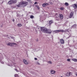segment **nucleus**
Returning <instances> with one entry per match:
<instances>
[{"mask_svg": "<svg viewBox=\"0 0 77 77\" xmlns=\"http://www.w3.org/2000/svg\"><path fill=\"white\" fill-rule=\"evenodd\" d=\"M60 43H61V44H63L65 43V41L63 39H61L60 40Z\"/></svg>", "mask_w": 77, "mask_h": 77, "instance_id": "423d86ee", "label": "nucleus"}, {"mask_svg": "<svg viewBox=\"0 0 77 77\" xmlns=\"http://www.w3.org/2000/svg\"><path fill=\"white\" fill-rule=\"evenodd\" d=\"M52 33V31L51 29H47V32H46V33L48 34H51Z\"/></svg>", "mask_w": 77, "mask_h": 77, "instance_id": "20e7f679", "label": "nucleus"}, {"mask_svg": "<svg viewBox=\"0 0 77 77\" xmlns=\"http://www.w3.org/2000/svg\"><path fill=\"white\" fill-rule=\"evenodd\" d=\"M22 26V25H21V24L19 23L17 24V26H19V27H21Z\"/></svg>", "mask_w": 77, "mask_h": 77, "instance_id": "6ab92c4d", "label": "nucleus"}, {"mask_svg": "<svg viewBox=\"0 0 77 77\" xmlns=\"http://www.w3.org/2000/svg\"><path fill=\"white\" fill-rule=\"evenodd\" d=\"M37 8L38 9H39V7H37Z\"/></svg>", "mask_w": 77, "mask_h": 77, "instance_id": "72a5a7b5", "label": "nucleus"}, {"mask_svg": "<svg viewBox=\"0 0 77 77\" xmlns=\"http://www.w3.org/2000/svg\"><path fill=\"white\" fill-rule=\"evenodd\" d=\"M20 5H22L21 2H20V3L19 4L17 5V7H20Z\"/></svg>", "mask_w": 77, "mask_h": 77, "instance_id": "aec40b11", "label": "nucleus"}, {"mask_svg": "<svg viewBox=\"0 0 77 77\" xmlns=\"http://www.w3.org/2000/svg\"><path fill=\"white\" fill-rule=\"evenodd\" d=\"M71 72H68L65 75L66 76L69 77V76H70L71 75Z\"/></svg>", "mask_w": 77, "mask_h": 77, "instance_id": "39448f33", "label": "nucleus"}, {"mask_svg": "<svg viewBox=\"0 0 77 77\" xmlns=\"http://www.w3.org/2000/svg\"><path fill=\"white\" fill-rule=\"evenodd\" d=\"M54 33H59V30L54 31Z\"/></svg>", "mask_w": 77, "mask_h": 77, "instance_id": "9b49d317", "label": "nucleus"}, {"mask_svg": "<svg viewBox=\"0 0 77 77\" xmlns=\"http://www.w3.org/2000/svg\"><path fill=\"white\" fill-rule=\"evenodd\" d=\"M13 3H17V0H12Z\"/></svg>", "mask_w": 77, "mask_h": 77, "instance_id": "2eb2a0df", "label": "nucleus"}, {"mask_svg": "<svg viewBox=\"0 0 77 77\" xmlns=\"http://www.w3.org/2000/svg\"><path fill=\"white\" fill-rule=\"evenodd\" d=\"M34 59H35V60H37V58H34Z\"/></svg>", "mask_w": 77, "mask_h": 77, "instance_id": "473e14b6", "label": "nucleus"}, {"mask_svg": "<svg viewBox=\"0 0 77 77\" xmlns=\"http://www.w3.org/2000/svg\"><path fill=\"white\" fill-rule=\"evenodd\" d=\"M59 17L61 20H62L63 18V15L61 14H59Z\"/></svg>", "mask_w": 77, "mask_h": 77, "instance_id": "6e6552de", "label": "nucleus"}, {"mask_svg": "<svg viewBox=\"0 0 77 77\" xmlns=\"http://www.w3.org/2000/svg\"><path fill=\"white\" fill-rule=\"evenodd\" d=\"M20 3H21L22 5H25V6H27V5H28V2H26V1H21L20 2Z\"/></svg>", "mask_w": 77, "mask_h": 77, "instance_id": "7ed1b4c3", "label": "nucleus"}, {"mask_svg": "<svg viewBox=\"0 0 77 77\" xmlns=\"http://www.w3.org/2000/svg\"><path fill=\"white\" fill-rule=\"evenodd\" d=\"M73 8H74V9H76L77 8V5L76 4H75L74 5H72Z\"/></svg>", "mask_w": 77, "mask_h": 77, "instance_id": "1a4fd4ad", "label": "nucleus"}, {"mask_svg": "<svg viewBox=\"0 0 77 77\" xmlns=\"http://www.w3.org/2000/svg\"><path fill=\"white\" fill-rule=\"evenodd\" d=\"M72 60L74 61V62H76L77 61V59H72Z\"/></svg>", "mask_w": 77, "mask_h": 77, "instance_id": "f3484780", "label": "nucleus"}, {"mask_svg": "<svg viewBox=\"0 0 77 77\" xmlns=\"http://www.w3.org/2000/svg\"><path fill=\"white\" fill-rule=\"evenodd\" d=\"M65 5L66 6H68L69 5V4H68V3H67V2H66L65 3Z\"/></svg>", "mask_w": 77, "mask_h": 77, "instance_id": "4be33fe9", "label": "nucleus"}, {"mask_svg": "<svg viewBox=\"0 0 77 77\" xmlns=\"http://www.w3.org/2000/svg\"><path fill=\"white\" fill-rule=\"evenodd\" d=\"M55 72H56L55 71L53 70H51V74H55Z\"/></svg>", "mask_w": 77, "mask_h": 77, "instance_id": "0eeeda50", "label": "nucleus"}, {"mask_svg": "<svg viewBox=\"0 0 77 77\" xmlns=\"http://www.w3.org/2000/svg\"><path fill=\"white\" fill-rule=\"evenodd\" d=\"M67 60L68 62H70V60H71V59H67Z\"/></svg>", "mask_w": 77, "mask_h": 77, "instance_id": "bb28decb", "label": "nucleus"}, {"mask_svg": "<svg viewBox=\"0 0 77 77\" xmlns=\"http://www.w3.org/2000/svg\"><path fill=\"white\" fill-rule=\"evenodd\" d=\"M52 23H53V21H52V20H50L49 21V24H52Z\"/></svg>", "mask_w": 77, "mask_h": 77, "instance_id": "dca6fc26", "label": "nucleus"}, {"mask_svg": "<svg viewBox=\"0 0 77 77\" xmlns=\"http://www.w3.org/2000/svg\"><path fill=\"white\" fill-rule=\"evenodd\" d=\"M0 62L1 63H2V64H4V62H3V61H1Z\"/></svg>", "mask_w": 77, "mask_h": 77, "instance_id": "c85d7f7f", "label": "nucleus"}, {"mask_svg": "<svg viewBox=\"0 0 77 77\" xmlns=\"http://www.w3.org/2000/svg\"><path fill=\"white\" fill-rule=\"evenodd\" d=\"M7 45H9V46H11V47H14L15 45H17V44L16 43H7Z\"/></svg>", "mask_w": 77, "mask_h": 77, "instance_id": "f03ea898", "label": "nucleus"}, {"mask_svg": "<svg viewBox=\"0 0 77 77\" xmlns=\"http://www.w3.org/2000/svg\"><path fill=\"white\" fill-rule=\"evenodd\" d=\"M59 32H61V33H63L64 32V31L63 29L59 30Z\"/></svg>", "mask_w": 77, "mask_h": 77, "instance_id": "4468645a", "label": "nucleus"}, {"mask_svg": "<svg viewBox=\"0 0 77 77\" xmlns=\"http://www.w3.org/2000/svg\"><path fill=\"white\" fill-rule=\"evenodd\" d=\"M74 14V12H71L69 15V18H71V17H72V16Z\"/></svg>", "mask_w": 77, "mask_h": 77, "instance_id": "9d476101", "label": "nucleus"}, {"mask_svg": "<svg viewBox=\"0 0 77 77\" xmlns=\"http://www.w3.org/2000/svg\"><path fill=\"white\" fill-rule=\"evenodd\" d=\"M14 77H18V74H15L14 75Z\"/></svg>", "mask_w": 77, "mask_h": 77, "instance_id": "b1692460", "label": "nucleus"}, {"mask_svg": "<svg viewBox=\"0 0 77 77\" xmlns=\"http://www.w3.org/2000/svg\"><path fill=\"white\" fill-rule=\"evenodd\" d=\"M42 6H43V7H45V6H46L45 4H43Z\"/></svg>", "mask_w": 77, "mask_h": 77, "instance_id": "cd10ccee", "label": "nucleus"}, {"mask_svg": "<svg viewBox=\"0 0 77 77\" xmlns=\"http://www.w3.org/2000/svg\"><path fill=\"white\" fill-rule=\"evenodd\" d=\"M69 31L68 30H65V31H64V32H68Z\"/></svg>", "mask_w": 77, "mask_h": 77, "instance_id": "393cba45", "label": "nucleus"}, {"mask_svg": "<svg viewBox=\"0 0 77 77\" xmlns=\"http://www.w3.org/2000/svg\"><path fill=\"white\" fill-rule=\"evenodd\" d=\"M47 62L48 63H49V64H51V63H52L50 61H48Z\"/></svg>", "mask_w": 77, "mask_h": 77, "instance_id": "5701e85b", "label": "nucleus"}, {"mask_svg": "<svg viewBox=\"0 0 77 77\" xmlns=\"http://www.w3.org/2000/svg\"><path fill=\"white\" fill-rule=\"evenodd\" d=\"M36 7L37 8H38V5H35Z\"/></svg>", "mask_w": 77, "mask_h": 77, "instance_id": "2f4dec72", "label": "nucleus"}, {"mask_svg": "<svg viewBox=\"0 0 77 77\" xmlns=\"http://www.w3.org/2000/svg\"><path fill=\"white\" fill-rule=\"evenodd\" d=\"M23 62L25 64H28V63L26 60H23Z\"/></svg>", "mask_w": 77, "mask_h": 77, "instance_id": "ddd939ff", "label": "nucleus"}, {"mask_svg": "<svg viewBox=\"0 0 77 77\" xmlns=\"http://www.w3.org/2000/svg\"><path fill=\"white\" fill-rule=\"evenodd\" d=\"M41 30L42 32H43L44 33H47V28L44 27H42L41 28Z\"/></svg>", "mask_w": 77, "mask_h": 77, "instance_id": "f257e3e1", "label": "nucleus"}, {"mask_svg": "<svg viewBox=\"0 0 77 77\" xmlns=\"http://www.w3.org/2000/svg\"><path fill=\"white\" fill-rule=\"evenodd\" d=\"M8 3L9 5H11V4H12V3H13L12 1V0L8 2Z\"/></svg>", "mask_w": 77, "mask_h": 77, "instance_id": "f8f14e48", "label": "nucleus"}, {"mask_svg": "<svg viewBox=\"0 0 77 77\" xmlns=\"http://www.w3.org/2000/svg\"><path fill=\"white\" fill-rule=\"evenodd\" d=\"M27 0V1H30V0Z\"/></svg>", "mask_w": 77, "mask_h": 77, "instance_id": "c9c22d12", "label": "nucleus"}, {"mask_svg": "<svg viewBox=\"0 0 77 77\" xmlns=\"http://www.w3.org/2000/svg\"><path fill=\"white\" fill-rule=\"evenodd\" d=\"M64 8L63 7L60 8V10H61V11H63V10H64Z\"/></svg>", "mask_w": 77, "mask_h": 77, "instance_id": "a211bd4d", "label": "nucleus"}, {"mask_svg": "<svg viewBox=\"0 0 77 77\" xmlns=\"http://www.w3.org/2000/svg\"><path fill=\"white\" fill-rule=\"evenodd\" d=\"M15 70L17 71V72H19V71H18V70L17 69H15Z\"/></svg>", "mask_w": 77, "mask_h": 77, "instance_id": "c756f323", "label": "nucleus"}, {"mask_svg": "<svg viewBox=\"0 0 77 77\" xmlns=\"http://www.w3.org/2000/svg\"><path fill=\"white\" fill-rule=\"evenodd\" d=\"M36 4H38V2H35L34 3V5H36Z\"/></svg>", "mask_w": 77, "mask_h": 77, "instance_id": "7c9ffc66", "label": "nucleus"}, {"mask_svg": "<svg viewBox=\"0 0 77 77\" xmlns=\"http://www.w3.org/2000/svg\"><path fill=\"white\" fill-rule=\"evenodd\" d=\"M45 6H48L49 4L47 3H46L45 4Z\"/></svg>", "mask_w": 77, "mask_h": 77, "instance_id": "a878e982", "label": "nucleus"}, {"mask_svg": "<svg viewBox=\"0 0 77 77\" xmlns=\"http://www.w3.org/2000/svg\"><path fill=\"white\" fill-rule=\"evenodd\" d=\"M30 18H31L32 19H33V18H34V16L33 15H31L30 16Z\"/></svg>", "mask_w": 77, "mask_h": 77, "instance_id": "412c9836", "label": "nucleus"}, {"mask_svg": "<svg viewBox=\"0 0 77 77\" xmlns=\"http://www.w3.org/2000/svg\"><path fill=\"white\" fill-rule=\"evenodd\" d=\"M15 21V20H14V19H13V21Z\"/></svg>", "mask_w": 77, "mask_h": 77, "instance_id": "f704fd0d", "label": "nucleus"}]
</instances>
